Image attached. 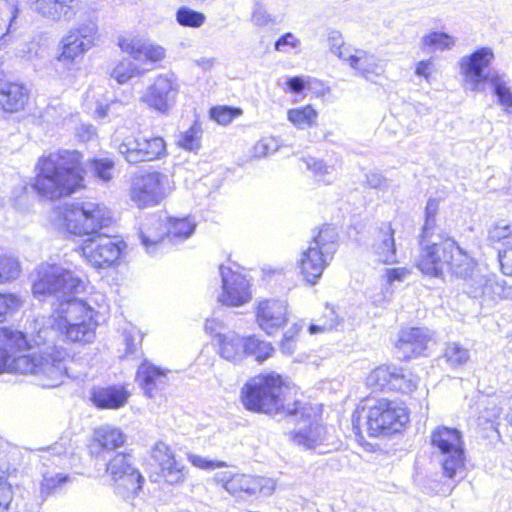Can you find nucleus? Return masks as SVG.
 <instances>
[{
	"label": "nucleus",
	"instance_id": "obj_1",
	"mask_svg": "<svg viewBox=\"0 0 512 512\" xmlns=\"http://www.w3.org/2000/svg\"><path fill=\"white\" fill-rule=\"evenodd\" d=\"M85 283L74 273L56 264L43 263L36 270L33 282L35 296L55 298L50 317V327L71 342L91 343L95 338L97 314L93 304L100 305L104 296L97 293L88 299L76 295L84 290Z\"/></svg>",
	"mask_w": 512,
	"mask_h": 512
},
{
	"label": "nucleus",
	"instance_id": "obj_2",
	"mask_svg": "<svg viewBox=\"0 0 512 512\" xmlns=\"http://www.w3.org/2000/svg\"><path fill=\"white\" fill-rule=\"evenodd\" d=\"M438 209L436 199L427 201L416 265L422 273L431 277H443L445 272L452 276H465L472 265V257L439 229L436 224Z\"/></svg>",
	"mask_w": 512,
	"mask_h": 512
},
{
	"label": "nucleus",
	"instance_id": "obj_3",
	"mask_svg": "<svg viewBox=\"0 0 512 512\" xmlns=\"http://www.w3.org/2000/svg\"><path fill=\"white\" fill-rule=\"evenodd\" d=\"M28 347L25 335L7 327L0 328V374H35L43 387H56L67 376L66 353L56 348L51 352L22 355Z\"/></svg>",
	"mask_w": 512,
	"mask_h": 512
},
{
	"label": "nucleus",
	"instance_id": "obj_4",
	"mask_svg": "<svg viewBox=\"0 0 512 512\" xmlns=\"http://www.w3.org/2000/svg\"><path fill=\"white\" fill-rule=\"evenodd\" d=\"M291 390L282 377L274 372L250 378L241 389V402L252 412L270 415L311 417V408L300 401H292Z\"/></svg>",
	"mask_w": 512,
	"mask_h": 512
},
{
	"label": "nucleus",
	"instance_id": "obj_5",
	"mask_svg": "<svg viewBox=\"0 0 512 512\" xmlns=\"http://www.w3.org/2000/svg\"><path fill=\"white\" fill-rule=\"evenodd\" d=\"M34 190L43 198L57 200L83 187L82 155L77 150H59L39 158Z\"/></svg>",
	"mask_w": 512,
	"mask_h": 512
},
{
	"label": "nucleus",
	"instance_id": "obj_6",
	"mask_svg": "<svg viewBox=\"0 0 512 512\" xmlns=\"http://www.w3.org/2000/svg\"><path fill=\"white\" fill-rule=\"evenodd\" d=\"M431 445L438 450L443 476L449 480L436 489L435 493L448 496L454 489L455 483L465 476V455L461 433L456 428L439 426L431 433Z\"/></svg>",
	"mask_w": 512,
	"mask_h": 512
},
{
	"label": "nucleus",
	"instance_id": "obj_7",
	"mask_svg": "<svg viewBox=\"0 0 512 512\" xmlns=\"http://www.w3.org/2000/svg\"><path fill=\"white\" fill-rule=\"evenodd\" d=\"M338 234L332 226H323L303 251L299 268L304 279L311 285L317 283L325 267L337 250Z\"/></svg>",
	"mask_w": 512,
	"mask_h": 512
},
{
	"label": "nucleus",
	"instance_id": "obj_8",
	"mask_svg": "<svg viewBox=\"0 0 512 512\" xmlns=\"http://www.w3.org/2000/svg\"><path fill=\"white\" fill-rule=\"evenodd\" d=\"M112 221L110 210L102 204L87 201L72 204L64 213L67 230L74 235L97 233Z\"/></svg>",
	"mask_w": 512,
	"mask_h": 512
},
{
	"label": "nucleus",
	"instance_id": "obj_9",
	"mask_svg": "<svg viewBox=\"0 0 512 512\" xmlns=\"http://www.w3.org/2000/svg\"><path fill=\"white\" fill-rule=\"evenodd\" d=\"M409 421L406 408L388 399H379L369 406L367 430L370 436L399 432Z\"/></svg>",
	"mask_w": 512,
	"mask_h": 512
},
{
	"label": "nucleus",
	"instance_id": "obj_10",
	"mask_svg": "<svg viewBox=\"0 0 512 512\" xmlns=\"http://www.w3.org/2000/svg\"><path fill=\"white\" fill-rule=\"evenodd\" d=\"M119 154L129 164H139L166 156L165 140L160 136H145L141 133L125 137L118 145Z\"/></svg>",
	"mask_w": 512,
	"mask_h": 512
},
{
	"label": "nucleus",
	"instance_id": "obj_11",
	"mask_svg": "<svg viewBox=\"0 0 512 512\" xmlns=\"http://www.w3.org/2000/svg\"><path fill=\"white\" fill-rule=\"evenodd\" d=\"M168 176L160 172H149L136 177L130 187V199L138 208L160 204L169 194Z\"/></svg>",
	"mask_w": 512,
	"mask_h": 512
},
{
	"label": "nucleus",
	"instance_id": "obj_12",
	"mask_svg": "<svg viewBox=\"0 0 512 512\" xmlns=\"http://www.w3.org/2000/svg\"><path fill=\"white\" fill-rule=\"evenodd\" d=\"M125 246L117 237L97 234L84 240L80 250L92 266L105 268L112 266L119 259Z\"/></svg>",
	"mask_w": 512,
	"mask_h": 512
},
{
	"label": "nucleus",
	"instance_id": "obj_13",
	"mask_svg": "<svg viewBox=\"0 0 512 512\" xmlns=\"http://www.w3.org/2000/svg\"><path fill=\"white\" fill-rule=\"evenodd\" d=\"M493 59L494 53L490 47H482L461 58L460 69L468 89L479 91L485 82L488 81L491 84V79L495 76H502L509 82L505 74L485 73V69Z\"/></svg>",
	"mask_w": 512,
	"mask_h": 512
},
{
	"label": "nucleus",
	"instance_id": "obj_14",
	"mask_svg": "<svg viewBox=\"0 0 512 512\" xmlns=\"http://www.w3.org/2000/svg\"><path fill=\"white\" fill-rule=\"evenodd\" d=\"M178 92L176 80L168 74H160L145 88L139 101L149 109L167 115L175 105Z\"/></svg>",
	"mask_w": 512,
	"mask_h": 512
},
{
	"label": "nucleus",
	"instance_id": "obj_15",
	"mask_svg": "<svg viewBox=\"0 0 512 512\" xmlns=\"http://www.w3.org/2000/svg\"><path fill=\"white\" fill-rule=\"evenodd\" d=\"M98 35V27L93 21H85L72 28L62 38L61 61H74L82 58L94 45Z\"/></svg>",
	"mask_w": 512,
	"mask_h": 512
},
{
	"label": "nucleus",
	"instance_id": "obj_16",
	"mask_svg": "<svg viewBox=\"0 0 512 512\" xmlns=\"http://www.w3.org/2000/svg\"><path fill=\"white\" fill-rule=\"evenodd\" d=\"M464 281L463 291L471 298L482 302H492L504 294V282L498 281L489 274H483L477 269V263L472 258V265L465 276H456Z\"/></svg>",
	"mask_w": 512,
	"mask_h": 512
},
{
	"label": "nucleus",
	"instance_id": "obj_17",
	"mask_svg": "<svg viewBox=\"0 0 512 512\" xmlns=\"http://www.w3.org/2000/svg\"><path fill=\"white\" fill-rule=\"evenodd\" d=\"M106 471L115 482L117 492L122 496L137 493L144 482L143 476L134 467L130 454L117 453L107 463Z\"/></svg>",
	"mask_w": 512,
	"mask_h": 512
},
{
	"label": "nucleus",
	"instance_id": "obj_18",
	"mask_svg": "<svg viewBox=\"0 0 512 512\" xmlns=\"http://www.w3.org/2000/svg\"><path fill=\"white\" fill-rule=\"evenodd\" d=\"M30 9L47 21L69 23L84 9L82 0H27Z\"/></svg>",
	"mask_w": 512,
	"mask_h": 512
},
{
	"label": "nucleus",
	"instance_id": "obj_19",
	"mask_svg": "<svg viewBox=\"0 0 512 512\" xmlns=\"http://www.w3.org/2000/svg\"><path fill=\"white\" fill-rule=\"evenodd\" d=\"M436 344L435 333L425 327L405 328L399 332L396 349L400 358L425 356L431 345Z\"/></svg>",
	"mask_w": 512,
	"mask_h": 512
},
{
	"label": "nucleus",
	"instance_id": "obj_20",
	"mask_svg": "<svg viewBox=\"0 0 512 512\" xmlns=\"http://www.w3.org/2000/svg\"><path fill=\"white\" fill-rule=\"evenodd\" d=\"M223 293L219 301L224 305L241 306L251 298L248 280L231 268L220 266L219 268Z\"/></svg>",
	"mask_w": 512,
	"mask_h": 512
},
{
	"label": "nucleus",
	"instance_id": "obj_21",
	"mask_svg": "<svg viewBox=\"0 0 512 512\" xmlns=\"http://www.w3.org/2000/svg\"><path fill=\"white\" fill-rule=\"evenodd\" d=\"M289 320L288 304L284 300L265 299L256 309V321L268 335H273Z\"/></svg>",
	"mask_w": 512,
	"mask_h": 512
},
{
	"label": "nucleus",
	"instance_id": "obj_22",
	"mask_svg": "<svg viewBox=\"0 0 512 512\" xmlns=\"http://www.w3.org/2000/svg\"><path fill=\"white\" fill-rule=\"evenodd\" d=\"M356 73L366 80L375 81L385 72L383 62L375 55L363 49H353L345 61Z\"/></svg>",
	"mask_w": 512,
	"mask_h": 512
},
{
	"label": "nucleus",
	"instance_id": "obj_23",
	"mask_svg": "<svg viewBox=\"0 0 512 512\" xmlns=\"http://www.w3.org/2000/svg\"><path fill=\"white\" fill-rule=\"evenodd\" d=\"M394 233L395 231L391 223H382L375 230L372 252L377 261L383 264H394L397 262Z\"/></svg>",
	"mask_w": 512,
	"mask_h": 512
},
{
	"label": "nucleus",
	"instance_id": "obj_24",
	"mask_svg": "<svg viewBox=\"0 0 512 512\" xmlns=\"http://www.w3.org/2000/svg\"><path fill=\"white\" fill-rule=\"evenodd\" d=\"M137 381L147 397L155 398L166 388L168 377L164 370L145 362L138 368Z\"/></svg>",
	"mask_w": 512,
	"mask_h": 512
},
{
	"label": "nucleus",
	"instance_id": "obj_25",
	"mask_svg": "<svg viewBox=\"0 0 512 512\" xmlns=\"http://www.w3.org/2000/svg\"><path fill=\"white\" fill-rule=\"evenodd\" d=\"M119 46L136 61L158 62L165 57L162 46L141 39H120Z\"/></svg>",
	"mask_w": 512,
	"mask_h": 512
},
{
	"label": "nucleus",
	"instance_id": "obj_26",
	"mask_svg": "<svg viewBox=\"0 0 512 512\" xmlns=\"http://www.w3.org/2000/svg\"><path fill=\"white\" fill-rule=\"evenodd\" d=\"M28 90L20 83H0V111L16 113L24 109L28 101Z\"/></svg>",
	"mask_w": 512,
	"mask_h": 512
},
{
	"label": "nucleus",
	"instance_id": "obj_27",
	"mask_svg": "<svg viewBox=\"0 0 512 512\" xmlns=\"http://www.w3.org/2000/svg\"><path fill=\"white\" fill-rule=\"evenodd\" d=\"M129 397L130 393L120 385L97 387L93 389L91 394V400L96 407L111 410L125 406Z\"/></svg>",
	"mask_w": 512,
	"mask_h": 512
},
{
	"label": "nucleus",
	"instance_id": "obj_28",
	"mask_svg": "<svg viewBox=\"0 0 512 512\" xmlns=\"http://www.w3.org/2000/svg\"><path fill=\"white\" fill-rule=\"evenodd\" d=\"M217 341L219 354L222 358L236 362L245 355L246 339H243L235 332L218 333Z\"/></svg>",
	"mask_w": 512,
	"mask_h": 512
},
{
	"label": "nucleus",
	"instance_id": "obj_29",
	"mask_svg": "<svg viewBox=\"0 0 512 512\" xmlns=\"http://www.w3.org/2000/svg\"><path fill=\"white\" fill-rule=\"evenodd\" d=\"M223 481L224 489L234 496L242 492L251 496L261 491V480L245 474H236Z\"/></svg>",
	"mask_w": 512,
	"mask_h": 512
},
{
	"label": "nucleus",
	"instance_id": "obj_30",
	"mask_svg": "<svg viewBox=\"0 0 512 512\" xmlns=\"http://www.w3.org/2000/svg\"><path fill=\"white\" fill-rule=\"evenodd\" d=\"M324 440L325 428L317 422H311L309 426L299 428L293 434V441L306 449H314Z\"/></svg>",
	"mask_w": 512,
	"mask_h": 512
},
{
	"label": "nucleus",
	"instance_id": "obj_31",
	"mask_svg": "<svg viewBox=\"0 0 512 512\" xmlns=\"http://www.w3.org/2000/svg\"><path fill=\"white\" fill-rule=\"evenodd\" d=\"M196 228L195 222L189 217L169 218L166 237L171 242H181L189 238Z\"/></svg>",
	"mask_w": 512,
	"mask_h": 512
},
{
	"label": "nucleus",
	"instance_id": "obj_32",
	"mask_svg": "<svg viewBox=\"0 0 512 512\" xmlns=\"http://www.w3.org/2000/svg\"><path fill=\"white\" fill-rule=\"evenodd\" d=\"M95 441L104 450L110 451L122 447L126 441V436L119 428L106 425L95 431Z\"/></svg>",
	"mask_w": 512,
	"mask_h": 512
},
{
	"label": "nucleus",
	"instance_id": "obj_33",
	"mask_svg": "<svg viewBox=\"0 0 512 512\" xmlns=\"http://www.w3.org/2000/svg\"><path fill=\"white\" fill-rule=\"evenodd\" d=\"M443 357L452 368L462 367L470 360V351L459 342H448Z\"/></svg>",
	"mask_w": 512,
	"mask_h": 512
},
{
	"label": "nucleus",
	"instance_id": "obj_34",
	"mask_svg": "<svg viewBox=\"0 0 512 512\" xmlns=\"http://www.w3.org/2000/svg\"><path fill=\"white\" fill-rule=\"evenodd\" d=\"M418 378L409 370L394 367L390 391L410 393L417 388Z\"/></svg>",
	"mask_w": 512,
	"mask_h": 512
},
{
	"label": "nucleus",
	"instance_id": "obj_35",
	"mask_svg": "<svg viewBox=\"0 0 512 512\" xmlns=\"http://www.w3.org/2000/svg\"><path fill=\"white\" fill-rule=\"evenodd\" d=\"M317 116V111L311 105L290 109L287 113L288 120L298 129L313 126Z\"/></svg>",
	"mask_w": 512,
	"mask_h": 512
},
{
	"label": "nucleus",
	"instance_id": "obj_36",
	"mask_svg": "<svg viewBox=\"0 0 512 512\" xmlns=\"http://www.w3.org/2000/svg\"><path fill=\"white\" fill-rule=\"evenodd\" d=\"M395 366H379L367 376V385L377 390H390Z\"/></svg>",
	"mask_w": 512,
	"mask_h": 512
},
{
	"label": "nucleus",
	"instance_id": "obj_37",
	"mask_svg": "<svg viewBox=\"0 0 512 512\" xmlns=\"http://www.w3.org/2000/svg\"><path fill=\"white\" fill-rule=\"evenodd\" d=\"M274 352L271 343L261 340L255 336L246 339L245 355L254 356L256 361L262 363L270 358Z\"/></svg>",
	"mask_w": 512,
	"mask_h": 512
},
{
	"label": "nucleus",
	"instance_id": "obj_38",
	"mask_svg": "<svg viewBox=\"0 0 512 512\" xmlns=\"http://www.w3.org/2000/svg\"><path fill=\"white\" fill-rule=\"evenodd\" d=\"M456 44V38L445 32L433 31L423 36V47H429L433 50H450Z\"/></svg>",
	"mask_w": 512,
	"mask_h": 512
},
{
	"label": "nucleus",
	"instance_id": "obj_39",
	"mask_svg": "<svg viewBox=\"0 0 512 512\" xmlns=\"http://www.w3.org/2000/svg\"><path fill=\"white\" fill-rule=\"evenodd\" d=\"M308 170H310L317 181L324 184L332 183V175L335 170L333 165H327L323 160L308 157L303 159Z\"/></svg>",
	"mask_w": 512,
	"mask_h": 512
},
{
	"label": "nucleus",
	"instance_id": "obj_40",
	"mask_svg": "<svg viewBox=\"0 0 512 512\" xmlns=\"http://www.w3.org/2000/svg\"><path fill=\"white\" fill-rule=\"evenodd\" d=\"M488 239L491 243H500L503 248L512 246V222H497L490 226L488 230Z\"/></svg>",
	"mask_w": 512,
	"mask_h": 512
},
{
	"label": "nucleus",
	"instance_id": "obj_41",
	"mask_svg": "<svg viewBox=\"0 0 512 512\" xmlns=\"http://www.w3.org/2000/svg\"><path fill=\"white\" fill-rule=\"evenodd\" d=\"M175 17L177 23L180 26L189 28H199L206 21V16L204 13L196 11L187 6L179 7L176 11Z\"/></svg>",
	"mask_w": 512,
	"mask_h": 512
},
{
	"label": "nucleus",
	"instance_id": "obj_42",
	"mask_svg": "<svg viewBox=\"0 0 512 512\" xmlns=\"http://www.w3.org/2000/svg\"><path fill=\"white\" fill-rule=\"evenodd\" d=\"M491 86L500 105L504 107L505 111L512 113V92L508 81L502 76H495L491 79Z\"/></svg>",
	"mask_w": 512,
	"mask_h": 512
},
{
	"label": "nucleus",
	"instance_id": "obj_43",
	"mask_svg": "<svg viewBox=\"0 0 512 512\" xmlns=\"http://www.w3.org/2000/svg\"><path fill=\"white\" fill-rule=\"evenodd\" d=\"M160 470L166 482L172 485L182 484L188 474L186 467L176 459L161 467Z\"/></svg>",
	"mask_w": 512,
	"mask_h": 512
},
{
	"label": "nucleus",
	"instance_id": "obj_44",
	"mask_svg": "<svg viewBox=\"0 0 512 512\" xmlns=\"http://www.w3.org/2000/svg\"><path fill=\"white\" fill-rule=\"evenodd\" d=\"M20 273V263L16 258L7 255L0 256V284L17 279Z\"/></svg>",
	"mask_w": 512,
	"mask_h": 512
},
{
	"label": "nucleus",
	"instance_id": "obj_45",
	"mask_svg": "<svg viewBox=\"0 0 512 512\" xmlns=\"http://www.w3.org/2000/svg\"><path fill=\"white\" fill-rule=\"evenodd\" d=\"M328 43L330 52L336 55L343 62L346 61L353 51L352 48L345 45L343 36L338 30H330L328 32Z\"/></svg>",
	"mask_w": 512,
	"mask_h": 512
},
{
	"label": "nucleus",
	"instance_id": "obj_46",
	"mask_svg": "<svg viewBox=\"0 0 512 512\" xmlns=\"http://www.w3.org/2000/svg\"><path fill=\"white\" fill-rule=\"evenodd\" d=\"M137 65L130 60H123L119 62L111 73L119 84L127 83L132 77L141 74Z\"/></svg>",
	"mask_w": 512,
	"mask_h": 512
},
{
	"label": "nucleus",
	"instance_id": "obj_47",
	"mask_svg": "<svg viewBox=\"0 0 512 512\" xmlns=\"http://www.w3.org/2000/svg\"><path fill=\"white\" fill-rule=\"evenodd\" d=\"M318 324H311L309 326L310 334H316L326 331H331L336 328L340 321L336 315L334 309L326 307L323 317L319 320Z\"/></svg>",
	"mask_w": 512,
	"mask_h": 512
},
{
	"label": "nucleus",
	"instance_id": "obj_48",
	"mask_svg": "<svg viewBox=\"0 0 512 512\" xmlns=\"http://www.w3.org/2000/svg\"><path fill=\"white\" fill-rule=\"evenodd\" d=\"M201 129L197 125L191 126L180 134L178 145L185 150L197 151L200 148Z\"/></svg>",
	"mask_w": 512,
	"mask_h": 512
},
{
	"label": "nucleus",
	"instance_id": "obj_49",
	"mask_svg": "<svg viewBox=\"0 0 512 512\" xmlns=\"http://www.w3.org/2000/svg\"><path fill=\"white\" fill-rule=\"evenodd\" d=\"M151 457L161 468L175 459L172 449L163 441H158L151 449Z\"/></svg>",
	"mask_w": 512,
	"mask_h": 512
},
{
	"label": "nucleus",
	"instance_id": "obj_50",
	"mask_svg": "<svg viewBox=\"0 0 512 512\" xmlns=\"http://www.w3.org/2000/svg\"><path fill=\"white\" fill-rule=\"evenodd\" d=\"M114 161L109 158H100L92 161L95 176L103 182L113 178Z\"/></svg>",
	"mask_w": 512,
	"mask_h": 512
},
{
	"label": "nucleus",
	"instance_id": "obj_51",
	"mask_svg": "<svg viewBox=\"0 0 512 512\" xmlns=\"http://www.w3.org/2000/svg\"><path fill=\"white\" fill-rule=\"evenodd\" d=\"M241 114V109L228 106L214 107L210 110L211 118L221 125L229 124L234 118Z\"/></svg>",
	"mask_w": 512,
	"mask_h": 512
},
{
	"label": "nucleus",
	"instance_id": "obj_52",
	"mask_svg": "<svg viewBox=\"0 0 512 512\" xmlns=\"http://www.w3.org/2000/svg\"><path fill=\"white\" fill-rule=\"evenodd\" d=\"M140 239L149 254H155L164 244L163 234H155L150 228L140 231Z\"/></svg>",
	"mask_w": 512,
	"mask_h": 512
},
{
	"label": "nucleus",
	"instance_id": "obj_53",
	"mask_svg": "<svg viewBox=\"0 0 512 512\" xmlns=\"http://www.w3.org/2000/svg\"><path fill=\"white\" fill-rule=\"evenodd\" d=\"M67 475L53 474L46 472L43 474V481L41 484V493L49 495L54 492L58 487H61L68 481Z\"/></svg>",
	"mask_w": 512,
	"mask_h": 512
},
{
	"label": "nucleus",
	"instance_id": "obj_54",
	"mask_svg": "<svg viewBox=\"0 0 512 512\" xmlns=\"http://www.w3.org/2000/svg\"><path fill=\"white\" fill-rule=\"evenodd\" d=\"M13 490L6 477L0 476V512H10Z\"/></svg>",
	"mask_w": 512,
	"mask_h": 512
},
{
	"label": "nucleus",
	"instance_id": "obj_55",
	"mask_svg": "<svg viewBox=\"0 0 512 512\" xmlns=\"http://www.w3.org/2000/svg\"><path fill=\"white\" fill-rule=\"evenodd\" d=\"M187 460L196 468L203 470H214L216 468L225 467L226 464L223 461L210 460L197 454L188 453Z\"/></svg>",
	"mask_w": 512,
	"mask_h": 512
},
{
	"label": "nucleus",
	"instance_id": "obj_56",
	"mask_svg": "<svg viewBox=\"0 0 512 512\" xmlns=\"http://www.w3.org/2000/svg\"><path fill=\"white\" fill-rule=\"evenodd\" d=\"M20 306V299L15 294H1L0 293V322H2L6 315Z\"/></svg>",
	"mask_w": 512,
	"mask_h": 512
},
{
	"label": "nucleus",
	"instance_id": "obj_57",
	"mask_svg": "<svg viewBox=\"0 0 512 512\" xmlns=\"http://www.w3.org/2000/svg\"><path fill=\"white\" fill-rule=\"evenodd\" d=\"M278 148L277 141L273 138L259 140L253 147V154L257 158L266 157Z\"/></svg>",
	"mask_w": 512,
	"mask_h": 512
},
{
	"label": "nucleus",
	"instance_id": "obj_58",
	"mask_svg": "<svg viewBox=\"0 0 512 512\" xmlns=\"http://www.w3.org/2000/svg\"><path fill=\"white\" fill-rule=\"evenodd\" d=\"M4 6L9 14V24L7 26L6 32L1 34L0 40H2L3 43H7L9 41L7 37L12 29L13 23L19 15V6L17 0H5Z\"/></svg>",
	"mask_w": 512,
	"mask_h": 512
},
{
	"label": "nucleus",
	"instance_id": "obj_59",
	"mask_svg": "<svg viewBox=\"0 0 512 512\" xmlns=\"http://www.w3.org/2000/svg\"><path fill=\"white\" fill-rule=\"evenodd\" d=\"M498 259L502 273L507 276H512V246L500 249Z\"/></svg>",
	"mask_w": 512,
	"mask_h": 512
},
{
	"label": "nucleus",
	"instance_id": "obj_60",
	"mask_svg": "<svg viewBox=\"0 0 512 512\" xmlns=\"http://www.w3.org/2000/svg\"><path fill=\"white\" fill-rule=\"evenodd\" d=\"M366 183L373 189L385 190L388 187L387 179L378 172L366 174Z\"/></svg>",
	"mask_w": 512,
	"mask_h": 512
},
{
	"label": "nucleus",
	"instance_id": "obj_61",
	"mask_svg": "<svg viewBox=\"0 0 512 512\" xmlns=\"http://www.w3.org/2000/svg\"><path fill=\"white\" fill-rule=\"evenodd\" d=\"M434 71V62L432 59L422 60L416 65L415 74L429 81Z\"/></svg>",
	"mask_w": 512,
	"mask_h": 512
},
{
	"label": "nucleus",
	"instance_id": "obj_62",
	"mask_svg": "<svg viewBox=\"0 0 512 512\" xmlns=\"http://www.w3.org/2000/svg\"><path fill=\"white\" fill-rule=\"evenodd\" d=\"M410 271L407 268H392L385 270V277L389 284L394 283L395 281H403L408 275Z\"/></svg>",
	"mask_w": 512,
	"mask_h": 512
},
{
	"label": "nucleus",
	"instance_id": "obj_63",
	"mask_svg": "<svg viewBox=\"0 0 512 512\" xmlns=\"http://www.w3.org/2000/svg\"><path fill=\"white\" fill-rule=\"evenodd\" d=\"M299 44H300V40H298L294 36V34L286 33L275 42V49L278 51H284V46H290L292 48H296Z\"/></svg>",
	"mask_w": 512,
	"mask_h": 512
},
{
	"label": "nucleus",
	"instance_id": "obj_64",
	"mask_svg": "<svg viewBox=\"0 0 512 512\" xmlns=\"http://www.w3.org/2000/svg\"><path fill=\"white\" fill-rule=\"evenodd\" d=\"M269 20L270 17L266 10L259 5H256L252 13L253 23L258 26H263L266 25Z\"/></svg>",
	"mask_w": 512,
	"mask_h": 512
}]
</instances>
